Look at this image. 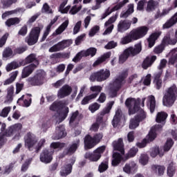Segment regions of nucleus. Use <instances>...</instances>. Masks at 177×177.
Returning a JSON list of instances; mask_svg holds the SVG:
<instances>
[{
    "mask_svg": "<svg viewBox=\"0 0 177 177\" xmlns=\"http://www.w3.org/2000/svg\"><path fill=\"white\" fill-rule=\"evenodd\" d=\"M138 169V165L133 161L126 163L123 167L125 174H133Z\"/></svg>",
    "mask_w": 177,
    "mask_h": 177,
    "instance_id": "obj_25",
    "label": "nucleus"
},
{
    "mask_svg": "<svg viewBox=\"0 0 177 177\" xmlns=\"http://www.w3.org/2000/svg\"><path fill=\"white\" fill-rule=\"evenodd\" d=\"M129 56L130 55H129L128 53H126V50H124V53L119 57V63L122 64L124 62H127Z\"/></svg>",
    "mask_w": 177,
    "mask_h": 177,
    "instance_id": "obj_64",
    "label": "nucleus"
},
{
    "mask_svg": "<svg viewBox=\"0 0 177 177\" xmlns=\"http://www.w3.org/2000/svg\"><path fill=\"white\" fill-rule=\"evenodd\" d=\"M111 56V53H106L98 57L97 60L93 63V67H96V66H99V64H102V63L106 62V59H109Z\"/></svg>",
    "mask_w": 177,
    "mask_h": 177,
    "instance_id": "obj_36",
    "label": "nucleus"
},
{
    "mask_svg": "<svg viewBox=\"0 0 177 177\" xmlns=\"http://www.w3.org/2000/svg\"><path fill=\"white\" fill-rule=\"evenodd\" d=\"M37 66H38V62H36V64H32L28 66H25L21 73V77L23 78H27V77H30L32 72L35 68H37Z\"/></svg>",
    "mask_w": 177,
    "mask_h": 177,
    "instance_id": "obj_18",
    "label": "nucleus"
},
{
    "mask_svg": "<svg viewBox=\"0 0 177 177\" xmlns=\"http://www.w3.org/2000/svg\"><path fill=\"white\" fill-rule=\"evenodd\" d=\"M73 91V88L68 84L64 85L57 93V97L59 99H63V97H66V96H68L71 94Z\"/></svg>",
    "mask_w": 177,
    "mask_h": 177,
    "instance_id": "obj_20",
    "label": "nucleus"
},
{
    "mask_svg": "<svg viewBox=\"0 0 177 177\" xmlns=\"http://www.w3.org/2000/svg\"><path fill=\"white\" fill-rule=\"evenodd\" d=\"M177 23V12L163 25V28H171Z\"/></svg>",
    "mask_w": 177,
    "mask_h": 177,
    "instance_id": "obj_31",
    "label": "nucleus"
},
{
    "mask_svg": "<svg viewBox=\"0 0 177 177\" xmlns=\"http://www.w3.org/2000/svg\"><path fill=\"white\" fill-rule=\"evenodd\" d=\"M151 169L153 171H158V175H164V172H165V167L164 166H158L153 165L151 166Z\"/></svg>",
    "mask_w": 177,
    "mask_h": 177,
    "instance_id": "obj_53",
    "label": "nucleus"
},
{
    "mask_svg": "<svg viewBox=\"0 0 177 177\" xmlns=\"http://www.w3.org/2000/svg\"><path fill=\"white\" fill-rule=\"evenodd\" d=\"M3 60H8V59H12L13 56H15V54H13V50L10 48H6L3 51Z\"/></svg>",
    "mask_w": 177,
    "mask_h": 177,
    "instance_id": "obj_43",
    "label": "nucleus"
},
{
    "mask_svg": "<svg viewBox=\"0 0 177 177\" xmlns=\"http://www.w3.org/2000/svg\"><path fill=\"white\" fill-rule=\"evenodd\" d=\"M162 74V71H160L159 73L155 75V78L153 80L154 86L156 89H161L162 86V80H161V75Z\"/></svg>",
    "mask_w": 177,
    "mask_h": 177,
    "instance_id": "obj_33",
    "label": "nucleus"
},
{
    "mask_svg": "<svg viewBox=\"0 0 177 177\" xmlns=\"http://www.w3.org/2000/svg\"><path fill=\"white\" fill-rule=\"evenodd\" d=\"M39 34H41V28L37 26L32 28L29 35L26 38V42L30 46L35 45L38 42L39 38Z\"/></svg>",
    "mask_w": 177,
    "mask_h": 177,
    "instance_id": "obj_6",
    "label": "nucleus"
},
{
    "mask_svg": "<svg viewBox=\"0 0 177 177\" xmlns=\"http://www.w3.org/2000/svg\"><path fill=\"white\" fill-rule=\"evenodd\" d=\"M21 66H23V62H12L6 66V71H12V70L18 68V67H20Z\"/></svg>",
    "mask_w": 177,
    "mask_h": 177,
    "instance_id": "obj_44",
    "label": "nucleus"
},
{
    "mask_svg": "<svg viewBox=\"0 0 177 177\" xmlns=\"http://www.w3.org/2000/svg\"><path fill=\"white\" fill-rule=\"evenodd\" d=\"M177 99V87L173 84L169 87L162 97V104L166 107H171Z\"/></svg>",
    "mask_w": 177,
    "mask_h": 177,
    "instance_id": "obj_2",
    "label": "nucleus"
},
{
    "mask_svg": "<svg viewBox=\"0 0 177 177\" xmlns=\"http://www.w3.org/2000/svg\"><path fill=\"white\" fill-rule=\"evenodd\" d=\"M97 50L95 48H90L86 50H82L73 59V62L77 63V62H80L82 57H86V56H91V57H93V56L96 55Z\"/></svg>",
    "mask_w": 177,
    "mask_h": 177,
    "instance_id": "obj_12",
    "label": "nucleus"
},
{
    "mask_svg": "<svg viewBox=\"0 0 177 177\" xmlns=\"http://www.w3.org/2000/svg\"><path fill=\"white\" fill-rule=\"evenodd\" d=\"M66 146V144L62 142H53L50 144V149H63Z\"/></svg>",
    "mask_w": 177,
    "mask_h": 177,
    "instance_id": "obj_60",
    "label": "nucleus"
},
{
    "mask_svg": "<svg viewBox=\"0 0 177 177\" xmlns=\"http://www.w3.org/2000/svg\"><path fill=\"white\" fill-rule=\"evenodd\" d=\"M125 104L129 109V114H135V113H139V111L142 109H139L138 104H139V100H136L134 98H128L126 100Z\"/></svg>",
    "mask_w": 177,
    "mask_h": 177,
    "instance_id": "obj_10",
    "label": "nucleus"
},
{
    "mask_svg": "<svg viewBox=\"0 0 177 177\" xmlns=\"http://www.w3.org/2000/svg\"><path fill=\"white\" fill-rule=\"evenodd\" d=\"M85 158H88L90 161H99L100 160V155L97 153L95 151H94L93 153L87 152L86 153L84 156Z\"/></svg>",
    "mask_w": 177,
    "mask_h": 177,
    "instance_id": "obj_34",
    "label": "nucleus"
},
{
    "mask_svg": "<svg viewBox=\"0 0 177 177\" xmlns=\"http://www.w3.org/2000/svg\"><path fill=\"white\" fill-rule=\"evenodd\" d=\"M109 77L110 71L109 69H101L90 76V81L92 82H95V81L103 82V81H106Z\"/></svg>",
    "mask_w": 177,
    "mask_h": 177,
    "instance_id": "obj_4",
    "label": "nucleus"
},
{
    "mask_svg": "<svg viewBox=\"0 0 177 177\" xmlns=\"http://www.w3.org/2000/svg\"><path fill=\"white\" fill-rule=\"evenodd\" d=\"M95 97H97V94H91L88 96H86L82 100V104H88V103H89V100L95 99Z\"/></svg>",
    "mask_w": 177,
    "mask_h": 177,
    "instance_id": "obj_56",
    "label": "nucleus"
},
{
    "mask_svg": "<svg viewBox=\"0 0 177 177\" xmlns=\"http://www.w3.org/2000/svg\"><path fill=\"white\" fill-rule=\"evenodd\" d=\"M102 117L97 118L96 120V122L94 123L91 127V131H93L94 132H96L97 129H99V124H102Z\"/></svg>",
    "mask_w": 177,
    "mask_h": 177,
    "instance_id": "obj_55",
    "label": "nucleus"
},
{
    "mask_svg": "<svg viewBox=\"0 0 177 177\" xmlns=\"http://www.w3.org/2000/svg\"><path fill=\"white\" fill-rule=\"evenodd\" d=\"M174 174H175V167H174V163H171L167 167V175L169 177H172Z\"/></svg>",
    "mask_w": 177,
    "mask_h": 177,
    "instance_id": "obj_63",
    "label": "nucleus"
},
{
    "mask_svg": "<svg viewBox=\"0 0 177 177\" xmlns=\"http://www.w3.org/2000/svg\"><path fill=\"white\" fill-rule=\"evenodd\" d=\"M32 161V158H29L26 160V161L21 166V172H26V171L28 169V165L31 164Z\"/></svg>",
    "mask_w": 177,
    "mask_h": 177,
    "instance_id": "obj_58",
    "label": "nucleus"
},
{
    "mask_svg": "<svg viewBox=\"0 0 177 177\" xmlns=\"http://www.w3.org/2000/svg\"><path fill=\"white\" fill-rule=\"evenodd\" d=\"M109 168V162H102L98 167V171L99 172H104V171H107V169Z\"/></svg>",
    "mask_w": 177,
    "mask_h": 177,
    "instance_id": "obj_57",
    "label": "nucleus"
},
{
    "mask_svg": "<svg viewBox=\"0 0 177 177\" xmlns=\"http://www.w3.org/2000/svg\"><path fill=\"white\" fill-rule=\"evenodd\" d=\"M146 118V113L143 109H140L138 111V116L131 119L130 121L129 128L130 129H135L139 127V122L143 121Z\"/></svg>",
    "mask_w": 177,
    "mask_h": 177,
    "instance_id": "obj_11",
    "label": "nucleus"
},
{
    "mask_svg": "<svg viewBox=\"0 0 177 177\" xmlns=\"http://www.w3.org/2000/svg\"><path fill=\"white\" fill-rule=\"evenodd\" d=\"M118 17V15H114L109 18V19L106 22H105L104 28H106V30L104 32L103 35L111 34V32L113 31V30H114V25L113 24V23H114L117 20Z\"/></svg>",
    "mask_w": 177,
    "mask_h": 177,
    "instance_id": "obj_17",
    "label": "nucleus"
},
{
    "mask_svg": "<svg viewBox=\"0 0 177 177\" xmlns=\"http://www.w3.org/2000/svg\"><path fill=\"white\" fill-rule=\"evenodd\" d=\"M96 142L95 139L91 136V135H86L84 138V149L88 150L89 149H93L96 146Z\"/></svg>",
    "mask_w": 177,
    "mask_h": 177,
    "instance_id": "obj_24",
    "label": "nucleus"
},
{
    "mask_svg": "<svg viewBox=\"0 0 177 177\" xmlns=\"http://www.w3.org/2000/svg\"><path fill=\"white\" fill-rule=\"evenodd\" d=\"M45 77H46L45 71L39 70L37 71L34 77H29L28 82H29L31 85H42V84L45 82Z\"/></svg>",
    "mask_w": 177,
    "mask_h": 177,
    "instance_id": "obj_7",
    "label": "nucleus"
},
{
    "mask_svg": "<svg viewBox=\"0 0 177 177\" xmlns=\"http://www.w3.org/2000/svg\"><path fill=\"white\" fill-rule=\"evenodd\" d=\"M147 106L149 109L151 113H154L156 109V97L153 95H149L147 98Z\"/></svg>",
    "mask_w": 177,
    "mask_h": 177,
    "instance_id": "obj_30",
    "label": "nucleus"
},
{
    "mask_svg": "<svg viewBox=\"0 0 177 177\" xmlns=\"http://www.w3.org/2000/svg\"><path fill=\"white\" fill-rule=\"evenodd\" d=\"M162 32L161 31H158L152 33L149 37L148 38V44H149V48H153L154 46V44H156V41L158 39V37L160 35H161Z\"/></svg>",
    "mask_w": 177,
    "mask_h": 177,
    "instance_id": "obj_28",
    "label": "nucleus"
},
{
    "mask_svg": "<svg viewBox=\"0 0 177 177\" xmlns=\"http://www.w3.org/2000/svg\"><path fill=\"white\" fill-rule=\"evenodd\" d=\"M68 19H66V21L55 30L56 35L62 34V32L68 27Z\"/></svg>",
    "mask_w": 177,
    "mask_h": 177,
    "instance_id": "obj_48",
    "label": "nucleus"
},
{
    "mask_svg": "<svg viewBox=\"0 0 177 177\" xmlns=\"http://www.w3.org/2000/svg\"><path fill=\"white\" fill-rule=\"evenodd\" d=\"M168 118V113H165V112H159L157 113L156 115V122H158V124H156L153 127H157V125H159V127L156 129H155V133H157V132H158V131H161V129L162 128L163 125H165V121L167 120V118Z\"/></svg>",
    "mask_w": 177,
    "mask_h": 177,
    "instance_id": "obj_14",
    "label": "nucleus"
},
{
    "mask_svg": "<svg viewBox=\"0 0 177 177\" xmlns=\"http://www.w3.org/2000/svg\"><path fill=\"white\" fill-rule=\"evenodd\" d=\"M99 109H100V104H97V102H95L88 106V109L91 113H95V111H97Z\"/></svg>",
    "mask_w": 177,
    "mask_h": 177,
    "instance_id": "obj_61",
    "label": "nucleus"
},
{
    "mask_svg": "<svg viewBox=\"0 0 177 177\" xmlns=\"http://www.w3.org/2000/svg\"><path fill=\"white\" fill-rule=\"evenodd\" d=\"M37 143V138L34 134L28 133L25 137V146L28 147V149H31L32 147H35V144Z\"/></svg>",
    "mask_w": 177,
    "mask_h": 177,
    "instance_id": "obj_19",
    "label": "nucleus"
},
{
    "mask_svg": "<svg viewBox=\"0 0 177 177\" xmlns=\"http://www.w3.org/2000/svg\"><path fill=\"white\" fill-rule=\"evenodd\" d=\"M172 146H174V141L172 140V139H167L165 146L162 148L163 153H165L166 151H169Z\"/></svg>",
    "mask_w": 177,
    "mask_h": 177,
    "instance_id": "obj_50",
    "label": "nucleus"
},
{
    "mask_svg": "<svg viewBox=\"0 0 177 177\" xmlns=\"http://www.w3.org/2000/svg\"><path fill=\"white\" fill-rule=\"evenodd\" d=\"M124 80H125V78L122 76H120L115 80L112 86H111V90L109 92V95L111 97H115V96H117V91H119L121 86H122V85L124 84Z\"/></svg>",
    "mask_w": 177,
    "mask_h": 177,
    "instance_id": "obj_8",
    "label": "nucleus"
},
{
    "mask_svg": "<svg viewBox=\"0 0 177 177\" xmlns=\"http://www.w3.org/2000/svg\"><path fill=\"white\" fill-rule=\"evenodd\" d=\"M23 128V125L21 123L15 124L11 126L6 131V136H13L15 135L14 139H16L17 136H20V132Z\"/></svg>",
    "mask_w": 177,
    "mask_h": 177,
    "instance_id": "obj_13",
    "label": "nucleus"
},
{
    "mask_svg": "<svg viewBox=\"0 0 177 177\" xmlns=\"http://www.w3.org/2000/svg\"><path fill=\"white\" fill-rule=\"evenodd\" d=\"M21 100H24V106L25 107H30L31 105V95L27 94L26 95H22L21 97L18 100L17 103L21 102Z\"/></svg>",
    "mask_w": 177,
    "mask_h": 177,
    "instance_id": "obj_38",
    "label": "nucleus"
},
{
    "mask_svg": "<svg viewBox=\"0 0 177 177\" xmlns=\"http://www.w3.org/2000/svg\"><path fill=\"white\" fill-rule=\"evenodd\" d=\"M75 162V160L71 159L68 162V163L66 165L63 166L60 171L61 176H67V175H70V174H71L73 165Z\"/></svg>",
    "mask_w": 177,
    "mask_h": 177,
    "instance_id": "obj_21",
    "label": "nucleus"
},
{
    "mask_svg": "<svg viewBox=\"0 0 177 177\" xmlns=\"http://www.w3.org/2000/svg\"><path fill=\"white\" fill-rule=\"evenodd\" d=\"M122 160V156L118 153H114L112 158V165L113 167H117L121 160Z\"/></svg>",
    "mask_w": 177,
    "mask_h": 177,
    "instance_id": "obj_42",
    "label": "nucleus"
},
{
    "mask_svg": "<svg viewBox=\"0 0 177 177\" xmlns=\"http://www.w3.org/2000/svg\"><path fill=\"white\" fill-rule=\"evenodd\" d=\"M49 109L51 111H57V122L64 121L68 114V107L65 101H55L50 106Z\"/></svg>",
    "mask_w": 177,
    "mask_h": 177,
    "instance_id": "obj_1",
    "label": "nucleus"
},
{
    "mask_svg": "<svg viewBox=\"0 0 177 177\" xmlns=\"http://www.w3.org/2000/svg\"><path fill=\"white\" fill-rule=\"evenodd\" d=\"M158 128H161V127L160 125L152 127L146 138L144 139L141 142H138L136 144V146L140 149H143V147H146V145H147V142H153V140H155L156 137L157 136L156 129Z\"/></svg>",
    "mask_w": 177,
    "mask_h": 177,
    "instance_id": "obj_5",
    "label": "nucleus"
},
{
    "mask_svg": "<svg viewBox=\"0 0 177 177\" xmlns=\"http://www.w3.org/2000/svg\"><path fill=\"white\" fill-rule=\"evenodd\" d=\"M133 12V4L129 5V8L127 11H123L120 14V17L123 19H127L130 15H132Z\"/></svg>",
    "mask_w": 177,
    "mask_h": 177,
    "instance_id": "obj_46",
    "label": "nucleus"
},
{
    "mask_svg": "<svg viewBox=\"0 0 177 177\" xmlns=\"http://www.w3.org/2000/svg\"><path fill=\"white\" fill-rule=\"evenodd\" d=\"M147 32H149V27L145 26H140L131 30V35L133 36V39L138 41V39L146 37Z\"/></svg>",
    "mask_w": 177,
    "mask_h": 177,
    "instance_id": "obj_9",
    "label": "nucleus"
},
{
    "mask_svg": "<svg viewBox=\"0 0 177 177\" xmlns=\"http://www.w3.org/2000/svg\"><path fill=\"white\" fill-rule=\"evenodd\" d=\"M151 157H153V158L157 157V156H159V157H162L164 156V151H162V148H158V147H156L155 148H152L151 151Z\"/></svg>",
    "mask_w": 177,
    "mask_h": 177,
    "instance_id": "obj_40",
    "label": "nucleus"
},
{
    "mask_svg": "<svg viewBox=\"0 0 177 177\" xmlns=\"http://www.w3.org/2000/svg\"><path fill=\"white\" fill-rule=\"evenodd\" d=\"M78 146H80V140H77L75 142H73L68 151V153L71 154L72 153H75V150H77V149H78Z\"/></svg>",
    "mask_w": 177,
    "mask_h": 177,
    "instance_id": "obj_54",
    "label": "nucleus"
},
{
    "mask_svg": "<svg viewBox=\"0 0 177 177\" xmlns=\"http://www.w3.org/2000/svg\"><path fill=\"white\" fill-rule=\"evenodd\" d=\"M169 63L170 64H175V63H177V48H174L172 49L169 53Z\"/></svg>",
    "mask_w": 177,
    "mask_h": 177,
    "instance_id": "obj_39",
    "label": "nucleus"
},
{
    "mask_svg": "<svg viewBox=\"0 0 177 177\" xmlns=\"http://www.w3.org/2000/svg\"><path fill=\"white\" fill-rule=\"evenodd\" d=\"M73 44V41L68 40H63L62 41L54 45L49 49V52H59V50H63L65 48L70 46Z\"/></svg>",
    "mask_w": 177,
    "mask_h": 177,
    "instance_id": "obj_15",
    "label": "nucleus"
},
{
    "mask_svg": "<svg viewBox=\"0 0 177 177\" xmlns=\"http://www.w3.org/2000/svg\"><path fill=\"white\" fill-rule=\"evenodd\" d=\"M138 161L141 165H147V164H149V156L146 153L141 154Z\"/></svg>",
    "mask_w": 177,
    "mask_h": 177,
    "instance_id": "obj_49",
    "label": "nucleus"
},
{
    "mask_svg": "<svg viewBox=\"0 0 177 177\" xmlns=\"http://www.w3.org/2000/svg\"><path fill=\"white\" fill-rule=\"evenodd\" d=\"M10 110H12V107L10 106H6L4 109H2L0 116L1 117H8L9 113H10Z\"/></svg>",
    "mask_w": 177,
    "mask_h": 177,
    "instance_id": "obj_62",
    "label": "nucleus"
},
{
    "mask_svg": "<svg viewBox=\"0 0 177 177\" xmlns=\"http://www.w3.org/2000/svg\"><path fill=\"white\" fill-rule=\"evenodd\" d=\"M111 56V53H106L98 57L97 60L93 63V67H96V66H99V64H102V63L106 62V59H109Z\"/></svg>",
    "mask_w": 177,
    "mask_h": 177,
    "instance_id": "obj_35",
    "label": "nucleus"
},
{
    "mask_svg": "<svg viewBox=\"0 0 177 177\" xmlns=\"http://www.w3.org/2000/svg\"><path fill=\"white\" fill-rule=\"evenodd\" d=\"M156 60H157V57L156 55L147 57L144 60V62L142 64V68H144V70H147V68H149V67H151V65L153 64V63H154V62H156Z\"/></svg>",
    "mask_w": 177,
    "mask_h": 177,
    "instance_id": "obj_27",
    "label": "nucleus"
},
{
    "mask_svg": "<svg viewBox=\"0 0 177 177\" xmlns=\"http://www.w3.org/2000/svg\"><path fill=\"white\" fill-rule=\"evenodd\" d=\"M177 44V29L174 32V37L171 38L169 35H166L162 40V44L154 48V53L157 55L162 53V50H164V45H176Z\"/></svg>",
    "mask_w": 177,
    "mask_h": 177,
    "instance_id": "obj_3",
    "label": "nucleus"
},
{
    "mask_svg": "<svg viewBox=\"0 0 177 177\" xmlns=\"http://www.w3.org/2000/svg\"><path fill=\"white\" fill-rule=\"evenodd\" d=\"M131 22L127 20H120L117 25L118 32H125L131 28Z\"/></svg>",
    "mask_w": 177,
    "mask_h": 177,
    "instance_id": "obj_22",
    "label": "nucleus"
},
{
    "mask_svg": "<svg viewBox=\"0 0 177 177\" xmlns=\"http://www.w3.org/2000/svg\"><path fill=\"white\" fill-rule=\"evenodd\" d=\"M53 150L44 149L40 155V161L44 164H49L53 160Z\"/></svg>",
    "mask_w": 177,
    "mask_h": 177,
    "instance_id": "obj_16",
    "label": "nucleus"
},
{
    "mask_svg": "<svg viewBox=\"0 0 177 177\" xmlns=\"http://www.w3.org/2000/svg\"><path fill=\"white\" fill-rule=\"evenodd\" d=\"M99 30H100V27L99 26H95L93 27L88 32L89 37H94L96 35L97 32H99Z\"/></svg>",
    "mask_w": 177,
    "mask_h": 177,
    "instance_id": "obj_59",
    "label": "nucleus"
},
{
    "mask_svg": "<svg viewBox=\"0 0 177 177\" xmlns=\"http://www.w3.org/2000/svg\"><path fill=\"white\" fill-rule=\"evenodd\" d=\"M172 146H174V141L172 140V139H167L165 146L162 148L163 153H165L166 151H169Z\"/></svg>",
    "mask_w": 177,
    "mask_h": 177,
    "instance_id": "obj_51",
    "label": "nucleus"
},
{
    "mask_svg": "<svg viewBox=\"0 0 177 177\" xmlns=\"http://www.w3.org/2000/svg\"><path fill=\"white\" fill-rule=\"evenodd\" d=\"M114 150L120 151L121 154H124V143L122 142V138H119L118 140L113 142Z\"/></svg>",
    "mask_w": 177,
    "mask_h": 177,
    "instance_id": "obj_32",
    "label": "nucleus"
},
{
    "mask_svg": "<svg viewBox=\"0 0 177 177\" xmlns=\"http://www.w3.org/2000/svg\"><path fill=\"white\" fill-rule=\"evenodd\" d=\"M158 5V3H157V1H155L154 0H149L147 2V12H153V10L157 8Z\"/></svg>",
    "mask_w": 177,
    "mask_h": 177,
    "instance_id": "obj_47",
    "label": "nucleus"
},
{
    "mask_svg": "<svg viewBox=\"0 0 177 177\" xmlns=\"http://www.w3.org/2000/svg\"><path fill=\"white\" fill-rule=\"evenodd\" d=\"M131 34L132 32L131 31L127 36L123 37L120 40V44H122V45H127L132 42V41H136L133 39V36Z\"/></svg>",
    "mask_w": 177,
    "mask_h": 177,
    "instance_id": "obj_41",
    "label": "nucleus"
},
{
    "mask_svg": "<svg viewBox=\"0 0 177 177\" xmlns=\"http://www.w3.org/2000/svg\"><path fill=\"white\" fill-rule=\"evenodd\" d=\"M125 50L126 53H128L129 56H136V55H139L142 52V44L138 43L133 47H129Z\"/></svg>",
    "mask_w": 177,
    "mask_h": 177,
    "instance_id": "obj_23",
    "label": "nucleus"
},
{
    "mask_svg": "<svg viewBox=\"0 0 177 177\" xmlns=\"http://www.w3.org/2000/svg\"><path fill=\"white\" fill-rule=\"evenodd\" d=\"M18 75H19V71H15L12 72L10 74V77L4 81L3 85H10V84H12L15 81V80L17 78Z\"/></svg>",
    "mask_w": 177,
    "mask_h": 177,
    "instance_id": "obj_45",
    "label": "nucleus"
},
{
    "mask_svg": "<svg viewBox=\"0 0 177 177\" xmlns=\"http://www.w3.org/2000/svg\"><path fill=\"white\" fill-rule=\"evenodd\" d=\"M19 23L20 19L19 18H10L6 21V26L10 27L11 26H15V24H19Z\"/></svg>",
    "mask_w": 177,
    "mask_h": 177,
    "instance_id": "obj_52",
    "label": "nucleus"
},
{
    "mask_svg": "<svg viewBox=\"0 0 177 177\" xmlns=\"http://www.w3.org/2000/svg\"><path fill=\"white\" fill-rule=\"evenodd\" d=\"M55 135L56 136L53 137V139H55V140L64 138L67 135L64 126H59L57 127L55 130Z\"/></svg>",
    "mask_w": 177,
    "mask_h": 177,
    "instance_id": "obj_26",
    "label": "nucleus"
},
{
    "mask_svg": "<svg viewBox=\"0 0 177 177\" xmlns=\"http://www.w3.org/2000/svg\"><path fill=\"white\" fill-rule=\"evenodd\" d=\"M122 118H124V116L122 115V112L121 111V109H118L112 120L113 127H117L120 124Z\"/></svg>",
    "mask_w": 177,
    "mask_h": 177,
    "instance_id": "obj_29",
    "label": "nucleus"
},
{
    "mask_svg": "<svg viewBox=\"0 0 177 177\" xmlns=\"http://www.w3.org/2000/svg\"><path fill=\"white\" fill-rule=\"evenodd\" d=\"M57 21V17H55L50 21V23L48 25V26L46 27V30L44 32L43 37L41 38V42H44V41H45V39H46V37H48V35H49V32H50V28L52 27V26H53V24H55Z\"/></svg>",
    "mask_w": 177,
    "mask_h": 177,
    "instance_id": "obj_37",
    "label": "nucleus"
}]
</instances>
